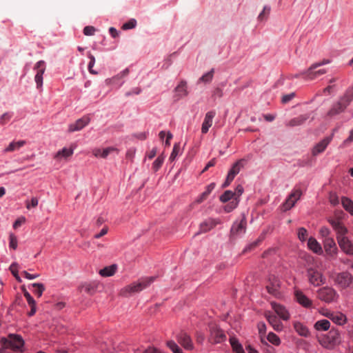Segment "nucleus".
<instances>
[{
    "label": "nucleus",
    "mask_w": 353,
    "mask_h": 353,
    "mask_svg": "<svg viewBox=\"0 0 353 353\" xmlns=\"http://www.w3.org/2000/svg\"><path fill=\"white\" fill-rule=\"evenodd\" d=\"M352 100L353 90H347L338 101L332 104L327 112V117L332 119L343 112Z\"/></svg>",
    "instance_id": "f257e3e1"
},
{
    "label": "nucleus",
    "mask_w": 353,
    "mask_h": 353,
    "mask_svg": "<svg viewBox=\"0 0 353 353\" xmlns=\"http://www.w3.org/2000/svg\"><path fill=\"white\" fill-rule=\"evenodd\" d=\"M342 341L340 332L332 327L329 332L321 336L319 339V343L327 350H333Z\"/></svg>",
    "instance_id": "f03ea898"
},
{
    "label": "nucleus",
    "mask_w": 353,
    "mask_h": 353,
    "mask_svg": "<svg viewBox=\"0 0 353 353\" xmlns=\"http://www.w3.org/2000/svg\"><path fill=\"white\" fill-rule=\"evenodd\" d=\"M156 278V276H150L142 279L141 281L138 283H134L125 286L122 289L121 293L124 296H127L132 293L139 292L153 283Z\"/></svg>",
    "instance_id": "7ed1b4c3"
},
{
    "label": "nucleus",
    "mask_w": 353,
    "mask_h": 353,
    "mask_svg": "<svg viewBox=\"0 0 353 353\" xmlns=\"http://www.w3.org/2000/svg\"><path fill=\"white\" fill-rule=\"evenodd\" d=\"M0 343L3 348L21 350L24 345V340L21 335L10 334L8 338L2 337Z\"/></svg>",
    "instance_id": "20e7f679"
},
{
    "label": "nucleus",
    "mask_w": 353,
    "mask_h": 353,
    "mask_svg": "<svg viewBox=\"0 0 353 353\" xmlns=\"http://www.w3.org/2000/svg\"><path fill=\"white\" fill-rule=\"evenodd\" d=\"M318 298L325 303L336 301L339 295L335 290L330 287H323L317 291Z\"/></svg>",
    "instance_id": "39448f33"
},
{
    "label": "nucleus",
    "mask_w": 353,
    "mask_h": 353,
    "mask_svg": "<svg viewBox=\"0 0 353 353\" xmlns=\"http://www.w3.org/2000/svg\"><path fill=\"white\" fill-rule=\"evenodd\" d=\"M327 221L336 233L337 241L347 237L348 230L339 219H329Z\"/></svg>",
    "instance_id": "423d86ee"
},
{
    "label": "nucleus",
    "mask_w": 353,
    "mask_h": 353,
    "mask_svg": "<svg viewBox=\"0 0 353 353\" xmlns=\"http://www.w3.org/2000/svg\"><path fill=\"white\" fill-rule=\"evenodd\" d=\"M307 276L310 283L314 286H319L323 284L325 281L322 273L314 268H309L307 270Z\"/></svg>",
    "instance_id": "0eeeda50"
},
{
    "label": "nucleus",
    "mask_w": 353,
    "mask_h": 353,
    "mask_svg": "<svg viewBox=\"0 0 353 353\" xmlns=\"http://www.w3.org/2000/svg\"><path fill=\"white\" fill-rule=\"evenodd\" d=\"M334 281L339 288L344 289L352 283L353 276L348 272H342L336 274Z\"/></svg>",
    "instance_id": "6e6552de"
},
{
    "label": "nucleus",
    "mask_w": 353,
    "mask_h": 353,
    "mask_svg": "<svg viewBox=\"0 0 353 353\" xmlns=\"http://www.w3.org/2000/svg\"><path fill=\"white\" fill-rule=\"evenodd\" d=\"M301 195L302 191L300 189L294 190L283 204V211L289 210L294 207L296 202L301 198Z\"/></svg>",
    "instance_id": "1a4fd4ad"
},
{
    "label": "nucleus",
    "mask_w": 353,
    "mask_h": 353,
    "mask_svg": "<svg viewBox=\"0 0 353 353\" xmlns=\"http://www.w3.org/2000/svg\"><path fill=\"white\" fill-rule=\"evenodd\" d=\"M90 120L91 119L89 115L83 116V117L77 119L74 123L69 125L68 132H73L81 130L90 122Z\"/></svg>",
    "instance_id": "9d476101"
},
{
    "label": "nucleus",
    "mask_w": 353,
    "mask_h": 353,
    "mask_svg": "<svg viewBox=\"0 0 353 353\" xmlns=\"http://www.w3.org/2000/svg\"><path fill=\"white\" fill-rule=\"evenodd\" d=\"M319 67L320 64L313 63L311 65L307 72L305 74V77L310 81H312L327 72V70L324 68L318 69Z\"/></svg>",
    "instance_id": "9b49d317"
},
{
    "label": "nucleus",
    "mask_w": 353,
    "mask_h": 353,
    "mask_svg": "<svg viewBox=\"0 0 353 353\" xmlns=\"http://www.w3.org/2000/svg\"><path fill=\"white\" fill-rule=\"evenodd\" d=\"M178 343L185 349L191 350L194 347V345L191 337L185 332H180L176 336Z\"/></svg>",
    "instance_id": "f8f14e48"
},
{
    "label": "nucleus",
    "mask_w": 353,
    "mask_h": 353,
    "mask_svg": "<svg viewBox=\"0 0 353 353\" xmlns=\"http://www.w3.org/2000/svg\"><path fill=\"white\" fill-rule=\"evenodd\" d=\"M270 284L266 286L267 291L269 294L276 296L279 294L281 288V281L275 276H271L269 279Z\"/></svg>",
    "instance_id": "ddd939ff"
},
{
    "label": "nucleus",
    "mask_w": 353,
    "mask_h": 353,
    "mask_svg": "<svg viewBox=\"0 0 353 353\" xmlns=\"http://www.w3.org/2000/svg\"><path fill=\"white\" fill-rule=\"evenodd\" d=\"M333 134H331L330 136L325 137L320 142L316 143L312 148V155L316 156L319 154L322 153L326 149L329 143L331 142Z\"/></svg>",
    "instance_id": "4468645a"
},
{
    "label": "nucleus",
    "mask_w": 353,
    "mask_h": 353,
    "mask_svg": "<svg viewBox=\"0 0 353 353\" xmlns=\"http://www.w3.org/2000/svg\"><path fill=\"white\" fill-rule=\"evenodd\" d=\"M221 223L219 219L208 218L200 224V232L205 233L209 232Z\"/></svg>",
    "instance_id": "2eb2a0df"
},
{
    "label": "nucleus",
    "mask_w": 353,
    "mask_h": 353,
    "mask_svg": "<svg viewBox=\"0 0 353 353\" xmlns=\"http://www.w3.org/2000/svg\"><path fill=\"white\" fill-rule=\"evenodd\" d=\"M271 306L281 319L284 321L290 319V315L285 307L274 301L271 302Z\"/></svg>",
    "instance_id": "dca6fc26"
},
{
    "label": "nucleus",
    "mask_w": 353,
    "mask_h": 353,
    "mask_svg": "<svg viewBox=\"0 0 353 353\" xmlns=\"http://www.w3.org/2000/svg\"><path fill=\"white\" fill-rule=\"evenodd\" d=\"M34 68L37 70V74L35 75V81L37 83V87L42 86L43 83V74L45 72V62L43 61H38Z\"/></svg>",
    "instance_id": "f3484780"
},
{
    "label": "nucleus",
    "mask_w": 353,
    "mask_h": 353,
    "mask_svg": "<svg viewBox=\"0 0 353 353\" xmlns=\"http://www.w3.org/2000/svg\"><path fill=\"white\" fill-rule=\"evenodd\" d=\"M338 243L340 248L348 255H353V243L347 238L339 239Z\"/></svg>",
    "instance_id": "a211bd4d"
},
{
    "label": "nucleus",
    "mask_w": 353,
    "mask_h": 353,
    "mask_svg": "<svg viewBox=\"0 0 353 353\" xmlns=\"http://www.w3.org/2000/svg\"><path fill=\"white\" fill-rule=\"evenodd\" d=\"M323 247L328 255L333 256L337 253V247L332 238H326L323 240Z\"/></svg>",
    "instance_id": "6ab92c4d"
},
{
    "label": "nucleus",
    "mask_w": 353,
    "mask_h": 353,
    "mask_svg": "<svg viewBox=\"0 0 353 353\" xmlns=\"http://www.w3.org/2000/svg\"><path fill=\"white\" fill-rule=\"evenodd\" d=\"M215 116V112L214 111H210L208 112L205 114V117L204 118V121L202 123L201 127V132L203 134H206L209 128L212 126L213 123V119Z\"/></svg>",
    "instance_id": "aec40b11"
},
{
    "label": "nucleus",
    "mask_w": 353,
    "mask_h": 353,
    "mask_svg": "<svg viewBox=\"0 0 353 353\" xmlns=\"http://www.w3.org/2000/svg\"><path fill=\"white\" fill-rule=\"evenodd\" d=\"M265 317L274 330L279 332L283 330V325L276 315L268 312L265 314Z\"/></svg>",
    "instance_id": "412c9836"
},
{
    "label": "nucleus",
    "mask_w": 353,
    "mask_h": 353,
    "mask_svg": "<svg viewBox=\"0 0 353 353\" xmlns=\"http://www.w3.org/2000/svg\"><path fill=\"white\" fill-rule=\"evenodd\" d=\"M295 297L297 302L302 306L309 308L312 307V302L301 291H295Z\"/></svg>",
    "instance_id": "4be33fe9"
},
{
    "label": "nucleus",
    "mask_w": 353,
    "mask_h": 353,
    "mask_svg": "<svg viewBox=\"0 0 353 353\" xmlns=\"http://www.w3.org/2000/svg\"><path fill=\"white\" fill-rule=\"evenodd\" d=\"M245 163V160L243 159L237 161L233 164L231 169L229 170L228 175L234 179L235 176L239 173L241 169L244 167Z\"/></svg>",
    "instance_id": "5701e85b"
},
{
    "label": "nucleus",
    "mask_w": 353,
    "mask_h": 353,
    "mask_svg": "<svg viewBox=\"0 0 353 353\" xmlns=\"http://www.w3.org/2000/svg\"><path fill=\"white\" fill-rule=\"evenodd\" d=\"M308 248L317 254H321L323 250L321 244L314 237H310L307 241Z\"/></svg>",
    "instance_id": "b1692460"
},
{
    "label": "nucleus",
    "mask_w": 353,
    "mask_h": 353,
    "mask_svg": "<svg viewBox=\"0 0 353 353\" xmlns=\"http://www.w3.org/2000/svg\"><path fill=\"white\" fill-rule=\"evenodd\" d=\"M211 337L214 343H220L226 340V335L220 329H214L211 332Z\"/></svg>",
    "instance_id": "393cba45"
},
{
    "label": "nucleus",
    "mask_w": 353,
    "mask_h": 353,
    "mask_svg": "<svg viewBox=\"0 0 353 353\" xmlns=\"http://www.w3.org/2000/svg\"><path fill=\"white\" fill-rule=\"evenodd\" d=\"M23 295L26 299L28 305L31 307L30 311L28 313V315L29 316H32L37 311L36 302L30 294L25 289L23 290Z\"/></svg>",
    "instance_id": "a878e982"
},
{
    "label": "nucleus",
    "mask_w": 353,
    "mask_h": 353,
    "mask_svg": "<svg viewBox=\"0 0 353 353\" xmlns=\"http://www.w3.org/2000/svg\"><path fill=\"white\" fill-rule=\"evenodd\" d=\"M246 227V221L243 219L240 222H234L231 228V234L233 235L238 234L244 232Z\"/></svg>",
    "instance_id": "bb28decb"
},
{
    "label": "nucleus",
    "mask_w": 353,
    "mask_h": 353,
    "mask_svg": "<svg viewBox=\"0 0 353 353\" xmlns=\"http://www.w3.org/2000/svg\"><path fill=\"white\" fill-rule=\"evenodd\" d=\"M293 325L294 330H296L299 335L304 337H307L310 336V332L308 328L303 323L299 321H295L293 323Z\"/></svg>",
    "instance_id": "cd10ccee"
},
{
    "label": "nucleus",
    "mask_w": 353,
    "mask_h": 353,
    "mask_svg": "<svg viewBox=\"0 0 353 353\" xmlns=\"http://www.w3.org/2000/svg\"><path fill=\"white\" fill-rule=\"evenodd\" d=\"M308 119L307 115H299L295 118L290 119L285 124L288 127H295L303 124Z\"/></svg>",
    "instance_id": "c85d7f7f"
},
{
    "label": "nucleus",
    "mask_w": 353,
    "mask_h": 353,
    "mask_svg": "<svg viewBox=\"0 0 353 353\" xmlns=\"http://www.w3.org/2000/svg\"><path fill=\"white\" fill-rule=\"evenodd\" d=\"M216 186L215 183H211L206 187V190L196 199V202L197 203H202L206 199L208 196L212 192Z\"/></svg>",
    "instance_id": "c756f323"
},
{
    "label": "nucleus",
    "mask_w": 353,
    "mask_h": 353,
    "mask_svg": "<svg viewBox=\"0 0 353 353\" xmlns=\"http://www.w3.org/2000/svg\"><path fill=\"white\" fill-rule=\"evenodd\" d=\"M117 270V265L113 264L110 266L105 267L99 270V274L103 277L111 276L114 274Z\"/></svg>",
    "instance_id": "7c9ffc66"
},
{
    "label": "nucleus",
    "mask_w": 353,
    "mask_h": 353,
    "mask_svg": "<svg viewBox=\"0 0 353 353\" xmlns=\"http://www.w3.org/2000/svg\"><path fill=\"white\" fill-rule=\"evenodd\" d=\"M230 343L232 350L236 353H245L242 345L239 343V340L235 337L230 338Z\"/></svg>",
    "instance_id": "2f4dec72"
},
{
    "label": "nucleus",
    "mask_w": 353,
    "mask_h": 353,
    "mask_svg": "<svg viewBox=\"0 0 353 353\" xmlns=\"http://www.w3.org/2000/svg\"><path fill=\"white\" fill-rule=\"evenodd\" d=\"M314 327L318 331H326L329 330L330 327V323L327 319H322L317 321L315 323Z\"/></svg>",
    "instance_id": "473e14b6"
},
{
    "label": "nucleus",
    "mask_w": 353,
    "mask_h": 353,
    "mask_svg": "<svg viewBox=\"0 0 353 353\" xmlns=\"http://www.w3.org/2000/svg\"><path fill=\"white\" fill-rule=\"evenodd\" d=\"M341 204L343 208L353 216V201L346 196L341 198Z\"/></svg>",
    "instance_id": "72a5a7b5"
},
{
    "label": "nucleus",
    "mask_w": 353,
    "mask_h": 353,
    "mask_svg": "<svg viewBox=\"0 0 353 353\" xmlns=\"http://www.w3.org/2000/svg\"><path fill=\"white\" fill-rule=\"evenodd\" d=\"M74 150L73 148H63L62 150H59L54 156V159H59L60 157H63L65 159L72 156L73 154Z\"/></svg>",
    "instance_id": "f704fd0d"
},
{
    "label": "nucleus",
    "mask_w": 353,
    "mask_h": 353,
    "mask_svg": "<svg viewBox=\"0 0 353 353\" xmlns=\"http://www.w3.org/2000/svg\"><path fill=\"white\" fill-rule=\"evenodd\" d=\"M26 143V141L21 140L17 142L12 141L11 142L8 146L5 148L4 152H12L15 150L16 149H19L21 147H23Z\"/></svg>",
    "instance_id": "c9c22d12"
},
{
    "label": "nucleus",
    "mask_w": 353,
    "mask_h": 353,
    "mask_svg": "<svg viewBox=\"0 0 353 353\" xmlns=\"http://www.w3.org/2000/svg\"><path fill=\"white\" fill-rule=\"evenodd\" d=\"M165 157L163 154L159 155L152 163V169L154 172H157L159 168L162 166L164 161Z\"/></svg>",
    "instance_id": "e433bc0d"
},
{
    "label": "nucleus",
    "mask_w": 353,
    "mask_h": 353,
    "mask_svg": "<svg viewBox=\"0 0 353 353\" xmlns=\"http://www.w3.org/2000/svg\"><path fill=\"white\" fill-rule=\"evenodd\" d=\"M267 339L274 345H279L281 344L280 338L274 332H270L268 334Z\"/></svg>",
    "instance_id": "4c0bfd02"
},
{
    "label": "nucleus",
    "mask_w": 353,
    "mask_h": 353,
    "mask_svg": "<svg viewBox=\"0 0 353 353\" xmlns=\"http://www.w3.org/2000/svg\"><path fill=\"white\" fill-rule=\"evenodd\" d=\"M234 196H235V193L231 190H226L220 196L219 199L222 203H226L232 199Z\"/></svg>",
    "instance_id": "58836bf2"
},
{
    "label": "nucleus",
    "mask_w": 353,
    "mask_h": 353,
    "mask_svg": "<svg viewBox=\"0 0 353 353\" xmlns=\"http://www.w3.org/2000/svg\"><path fill=\"white\" fill-rule=\"evenodd\" d=\"M181 151V146L179 143H176L174 145L172 151L171 152V154L170 156V161H173L175 160L176 157L179 154Z\"/></svg>",
    "instance_id": "ea45409f"
},
{
    "label": "nucleus",
    "mask_w": 353,
    "mask_h": 353,
    "mask_svg": "<svg viewBox=\"0 0 353 353\" xmlns=\"http://www.w3.org/2000/svg\"><path fill=\"white\" fill-rule=\"evenodd\" d=\"M166 344L173 353H183L182 350L174 341H168Z\"/></svg>",
    "instance_id": "a19ab883"
},
{
    "label": "nucleus",
    "mask_w": 353,
    "mask_h": 353,
    "mask_svg": "<svg viewBox=\"0 0 353 353\" xmlns=\"http://www.w3.org/2000/svg\"><path fill=\"white\" fill-rule=\"evenodd\" d=\"M81 290L88 294L92 295L96 292V286L91 283H85L81 286Z\"/></svg>",
    "instance_id": "79ce46f5"
},
{
    "label": "nucleus",
    "mask_w": 353,
    "mask_h": 353,
    "mask_svg": "<svg viewBox=\"0 0 353 353\" xmlns=\"http://www.w3.org/2000/svg\"><path fill=\"white\" fill-rule=\"evenodd\" d=\"M270 12V7L265 6H264L262 12L258 16V20L260 21L266 20Z\"/></svg>",
    "instance_id": "37998d69"
},
{
    "label": "nucleus",
    "mask_w": 353,
    "mask_h": 353,
    "mask_svg": "<svg viewBox=\"0 0 353 353\" xmlns=\"http://www.w3.org/2000/svg\"><path fill=\"white\" fill-rule=\"evenodd\" d=\"M9 239H10V243H9L10 248L13 250H16L17 248V245H18V241H17V236L13 233H10L9 235Z\"/></svg>",
    "instance_id": "c03bdc74"
},
{
    "label": "nucleus",
    "mask_w": 353,
    "mask_h": 353,
    "mask_svg": "<svg viewBox=\"0 0 353 353\" xmlns=\"http://www.w3.org/2000/svg\"><path fill=\"white\" fill-rule=\"evenodd\" d=\"M32 286L37 288L34 291V293L38 296V297H41L43 291L45 290L44 285L43 283H32Z\"/></svg>",
    "instance_id": "a18cd8bd"
},
{
    "label": "nucleus",
    "mask_w": 353,
    "mask_h": 353,
    "mask_svg": "<svg viewBox=\"0 0 353 353\" xmlns=\"http://www.w3.org/2000/svg\"><path fill=\"white\" fill-rule=\"evenodd\" d=\"M213 73L214 70H211L210 72H207L206 74H203L199 80V83L201 81L207 83L210 81L212 79L213 77Z\"/></svg>",
    "instance_id": "49530a36"
},
{
    "label": "nucleus",
    "mask_w": 353,
    "mask_h": 353,
    "mask_svg": "<svg viewBox=\"0 0 353 353\" xmlns=\"http://www.w3.org/2000/svg\"><path fill=\"white\" fill-rule=\"evenodd\" d=\"M137 25V21L134 19H131L130 20H129L128 22L125 23L123 26H122V29L123 30H129V29H132L134 28H135Z\"/></svg>",
    "instance_id": "de8ad7c7"
},
{
    "label": "nucleus",
    "mask_w": 353,
    "mask_h": 353,
    "mask_svg": "<svg viewBox=\"0 0 353 353\" xmlns=\"http://www.w3.org/2000/svg\"><path fill=\"white\" fill-rule=\"evenodd\" d=\"M307 235V231L305 228H300L298 230V238L301 241H305L306 240Z\"/></svg>",
    "instance_id": "09e8293b"
},
{
    "label": "nucleus",
    "mask_w": 353,
    "mask_h": 353,
    "mask_svg": "<svg viewBox=\"0 0 353 353\" xmlns=\"http://www.w3.org/2000/svg\"><path fill=\"white\" fill-rule=\"evenodd\" d=\"M17 264L16 263H13L10 265V270L12 274H13V276L15 277V279L19 282H21V279L20 276H19L18 270H17Z\"/></svg>",
    "instance_id": "8fccbe9b"
},
{
    "label": "nucleus",
    "mask_w": 353,
    "mask_h": 353,
    "mask_svg": "<svg viewBox=\"0 0 353 353\" xmlns=\"http://www.w3.org/2000/svg\"><path fill=\"white\" fill-rule=\"evenodd\" d=\"M238 203L239 201L236 200L231 201L224 207V210L226 212H232L234 209H235L237 207Z\"/></svg>",
    "instance_id": "3c124183"
},
{
    "label": "nucleus",
    "mask_w": 353,
    "mask_h": 353,
    "mask_svg": "<svg viewBox=\"0 0 353 353\" xmlns=\"http://www.w3.org/2000/svg\"><path fill=\"white\" fill-rule=\"evenodd\" d=\"M88 57L90 59V61L89 62V64H88L89 72L90 73H92V74H97V72L92 69V68H93V66H94V65L95 63V58H94V57L92 54L89 53L88 54Z\"/></svg>",
    "instance_id": "603ef678"
},
{
    "label": "nucleus",
    "mask_w": 353,
    "mask_h": 353,
    "mask_svg": "<svg viewBox=\"0 0 353 353\" xmlns=\"http://www.w3.org/2000/svg\"><path fill=\"white\" fill-rule=\"evenodd\" d=\"M296 96L295 92H291L288 94H284L281 98V103L283 104H286L292 100Z\"/></svg>",
    "instance_id": "864d4df0"
},
{
    "label": "nucleus",
    "mask_w": 353,
    "mask_h": 353,
    "mask_svg": "<svg viewBox=\"0 0 353 353\" xmlns=\"http://www.w3.org/2000/svg\"><path fill=\"white\" fill-rule=\"evenodd\" d=\"M113 151H118V150L114 147H108L105 149H103L101 154V157L102 158H106L109 154Z\"/></svg>",
    "instance_id": "5fc2aeb1"
},
{
    "label": "nucleus",
    "mask_w": 353,
    "mask_h": 353,
    "mask_svg": "<svg viewBox=\"0 0 353 353\" xmlns=\"http://www.w3.org/2000/svg\"><path fill=\"white\" fill-rule=\"evenodd\" d=\"M330 232H331L330 229L325 226L321 227L319 230V234L322 237H324L325 239L330 238L329 235L330 234Z\"/></svg>",
    "instance_id": "6e6d98bb"
},
{
    "label": "nucleus",
    "mask_w": 353,
    "mask_h": 353,
    "mask_svg": "<svg viewBox=\"0 0 353 353\" xmlns=\"http://www.w3.org/2000/svg\"><path fill=\"white\" fill-rule=\"evenodd\" d=\"M12 117V113L10 112H6L1 115L0 117V123L1 124L6 123L7 121H8Z\"/></svg>",
    "instance_id": "4d7b16f0"
},
{
    "label": "nucleus",
    "mask_w": 353,
    "mask_h": 353,
    "mask_svg": "<svg viewBox=\"0 0 353 353\" xmlns=\"http://www.w3.org/2000/svg\"><path fill=\"white\" fill-rule=\"evenodd\" d=\"M95 28L93 26H85L83 29V34L86 36H92L94 34Z\"/></svg>",
    "instance_id": "13d9d810"
},
{
    "label": "nucleus",
    "mask_w": 353,
    "mask_h": 353,
    "mask_svg": "<svg viewBox=\"0 0 353 353\" xmlns=\"http://www.w3.org/2000/svg\"><path fill=\"white\" fill-rule=\"evenodd\" d=\"M330 202L333 205H336L339 203V197L336 194H332L330 196Z\"/></svg>",
    "instance_id": "bf43d9fd"
},
{
    "label": "nucleus",
    "mask_w": 353,
    "mask_h": 353,
    "mask_svg": "<svg viewBox=\"0 0 353 353\" xmlns=\"http://www.w3.org/2000/svg\"><path fill=\"white\" fill-rule=\"evenodd\" d=\"M265 345V353H274L275 349L270 345H269L267 342L263 341V340L261 341Z\"/></svg>",
    "instance_id": "052dcab7"
},
{
    "label": "nucleus",
    "mask_w": 353,
    "mask_h": 353,
    "mask_svg": "<svg viewBox=\"0 0 353 353\" xmlns=\"http://www.w3.org/2000/svg\"><path fill=\"white\" fill-rule=\"evenodd\" d=\"M38 199L37 197H32L31 199V202L30 203H29L28 201H26V208L27 209H30V206L34 208L36 206H37L38 205Z\"/></svg>",
    "instance_id": "680f3d73"
},
{
    "label": "nucleus",
    "mask_w": 353,
    "mask_h": 353,
    "mask_svg": "<svg viewBox=\"0 0 353 353\" xmlns=\"http://www.w3.org/2000/svg\"><path fill=\"white\" fill-rule=\"evenodd\" d=\"M25 221H26V219H25V217H23V216L17 219L13 223V228L14 229L18 228L19 226L21 225L22 223H23L25 222Z\"/></svg>",
    "instance_id": "e2e57ef3"
},
{
    "label": "nucleus",
    "mask_w": 353,
    "mask_h": 353,
    "mask_svg": "<svg viewBox=\"0 0 353 353\" xmlns=\"http://www.w3.org/2000/svg\"><path fill=\"white\" fill-rule=\"evenodd\" d=\"M216 164V159L214 158L211 159L205 166V168L201 171V173L206 172L210 168L213 167Z\"/></svg>",
    "instance_id": "0e129e2a"
},
{
    "label": "nucleus",
    "mask_w": 353,
    "mask_h": 353,
    "mask_svg": "<svg viewBox=\"0 0 353 353\" xmlns=\"http://www.w3.org/2000/svg\"><path fill=\"white\" fill-rule=\"evenodd\" d=\"M333 320L339 325H341L345 322L344 316L342 314L336 315L333 318Z\"/></svg>",
    "instance_id": "69168bd1"
},
{
    "label": "nucleus",
    "mask_w": 353,
    "mask_h": 353,
    "mask_svg": "<svg viewBox=\"0 0 353 353\" xmlns=\"http://www.w3.org/2000/svg\"><path fill=\"white\" fill-rule=\"evenodd\" d=\"M259 334H264L266 330V325L263 322H259L257 325Z\"/></svg>",
    "instance_id": "338daca9"
},
{
    "label": "nucleus",
    "mask_w": 353,
    "mask_h": 353,
    "mask_svg": "<svg viewBox=\"0 0 353 353\" xmlns=\"http://www.w3.org/2000/svg\"><path fill=\"white\" fill-rule=\"evenodd\" d=\"M143 353H161V352L154 347H148L147 348Z\"/></svg>",
    "instance_id": "774afa93"
}]
</instances>
